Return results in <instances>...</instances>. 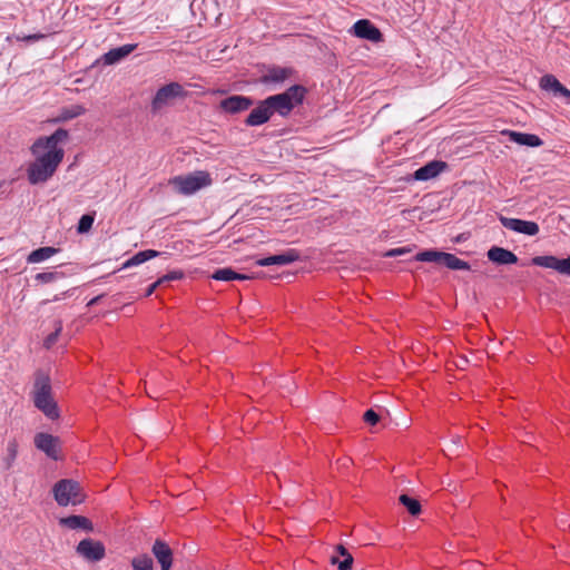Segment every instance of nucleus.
I'll return each mask as SVG.
<instances>
[{"label": "nucleus", "mask_w": 570, "mask_h": 570, "mask_svg": "<svg viewBox=\"0 0 570 570\" xmlns=\"http://www.w3.org/2000/svg\"><path fill=\"white\" fill-rule=\"evenodd\" d=\"M69 138V131L58 128L50 136L37 138L30 147L35 160L27 168L28 181L31 185H39L48 181L65 157V150L59 144Z\"/></svg>", "instance_id": "obj_1"}, {"label": "nucleus", "mask_w": 570, "mask_h": 570, "mask_svg": "<svg viewBox=\"0 0 570 570\" xmlns=\"http://www.w3.org/2000/svg\"><path fill=\"white\" fill-rule=\"evenodd\" d=\"M32 400L35 406L41 411L48 419L59 417L57 402L51 394V380L48 374L37 371L33 383Z\"/></svg>", "instance_id": "obj_2"}, {"label": "nucleus", "mask_w": 570, "mask_h": 570, "mask_svg": "<svg viewBox=\"0 0 570 570\" xmlns=\"http://www.w3.org/2000/svg\"><path fill=\"white\" fill-rule=\"evenodd\" d=\"M306 92L304 86L293 85L281 94L266 97V105H268L271 115L289 116L295 107L303 104Z\"/></svg>", "instance_id": "obj_3"}, {"label": "nucleus", "mask_w": 570, "mask_h": 570, "mask_svg": "<svg viewBox=\"0 0 570 570\" xmlns=\"http://www.w3.org/2000/svg\"><path fill=\"white\" fill-rule=\"evenodd\" d=\"M213 179L210 174L205 170H197L188 175L175 176L170 179L174 189L185 196L193 195L204 187L210 186Z\"/></svg>", "instance_id": "obj_4"}, {"label": "nucleus", "mask_w": 570, "mask_h": 570, "mask_svg": "<svg viewBox=\"0 0 570 570\" xmlns=\"http://www.w3.org/2000/svg\"><path fill=\"white\" fill-rule=\"evenodd\" d=\"M415 262H426L444 265L452 271H469L470 264L460 259L454 254L441 252L438 249H425L416 253L413 258Z\"/></svg>", "instance_id": "obj_5"}, {"label": "nucleus", "mask_w": 570, "mask_h": 570, "mask_svg": "<svg viewBox=\"0 0 570 570\" xmlns=\"http://www.w3.org/2000/svg\"><path fill=\"white\" fill-rule=\"evenodd\" d=\"M52 493L56 502L60 507H67L69 504L77 505L85 501V495L79 482L72 479L58 481L52 488Z\"/></svg>", "instance_id": "obj_6"}, {"label": "nucleus", "mask_w": 570, "mask_h": 570, "mask_svg": "<svg viewBox=\"0 0 570 570\" xmlns=\"http://www.w3.org/2000/svg\"><path fill=\"white\" fill-rule=\"evenodd\" d=\"M187 96L184 87L176 81L169 82L160 87L150 104L151 114H158L163 108L173 105L176 99L185 98Z\"/></svg>", "instance_id": "obj_7"}, {"label": "nucleus", "mask_w": 570, "mask_h": 570, "mask_svg": "<svg viewBox=\"0 0 570 570\" xmlns=\"http://www.w3.org/2000/svg\"><path fill=\"white\" fill-rule=\"evenodd\" d=\"M499 222L504 228L527 236H535L540 230L539 225L531 220L500 215Z\"/></svg>", "instance_id": "obj_8"}, {"label": "nucleus", "mask_w": 570, "mask_h": 570, "mask_svg": "<svg viewBox=\"0 0 570 570\" xmlns=\"http://www.w3.org/2000/svg\"><path fill=\"white\" fill-rule=\"evenodd\" d=\"M254 105V99L248 96L233 95L219 102V108L223 112L236 115L248 110Z\"/></svg>", "instance_id": "obj_9"}, {"label": "nucleus", "mask_w": 570, "mask_h": 570, "mask_svg": "<svg viewBox=\"0 0 570 570\" xmlns=\"http://www.w3.org/2000/svg\"><path fill=\"white\" fill-rule=\"evenodd\" d=\"M532 265L554 269L562 275L570 276V256L558 258L553 255L535 256L531 261Z\"/></svg>", "instance_id": "obj_10"}, {"label": "nucleus", "mask_w": 570, "mask_h": 570, "mask_svg": "<svg viewBox=\"0 0 570 570\" xmlns=\"http://www.w3.org/2000/svg\"><path fill=\"white\" fill-rule=\"evenodd\" d=\"M76 551L86 560L92 562L100 561L106 554L105 546L101 542L95 541L90 538L81 540L78 543Z\"/></svg>", "instance_id": "obj_11"}, {"label": "nucleus", "mask_w": 570, "mask_h": 570, "mask_svg": "<svg viewBox=\"0 0 570 570\" xmlns=\"http://www.w3.org/2000/svg\"><path fill=\"white\" fill-rule=\"evenodd\" d=\"M352 32L355 37L372 42H380L383 40V35L380 29L367 19L357 20L352 27Z\"/></svg>", "instance_id": "obj_12"}, {"label": "nucleus", "mask_w": 570, "mask_h": 570, "mask_svg": "<svg viewBox=\"0 0 570 570\" xmlns=\"http://www.w3.org/2000/svg\"><path fill=\"white\" fill-rule=\"evenodd\" d=\"M35 445L42 451L48 458L58 460L59 438L49 433L39 432L35 435Z\"/></svg>", "instance_id": "obj_13"}, {"label": "nucleus", "mask_w": 570, "mask_h": 570, "mask_svg": "<svg viewBox=\"0 0 570 570\" xmlns=\"http://www.w3.org/2000/svg\"><path fill=\"white\" fill-rule=\"evenodd\" d=\"M137 47V43H126L124 46L112 48L108 52L104 53L97 60V63H102L105 66L117 65L127 58Z\"/></svg>", "instance_id": "obj_14"}, {"label": "nucleus", "mask_w": 570, "mask_h": 570, "mask_svg": "<svg viewBox=\"0 0 570 570\" xmlns=\"http://www.w3.org/2000/svg\"><path fill=\"white\" fill-rule=\"evenodd\" d=\"M271 118L272 115L268 105H266V99H263L252 109L244 122L248 127H257L268 122Z\"/></svg>", "instance_id": "obj_15"}, {"label": "nucleus", "mask_w": 570, "mask_h": 570, "mask_svg": "<svg viewBox=\"0 0 570 570\" xmlns=\"http://www.w3.org/2000/svg\"><path fill=\"white\" fill-rule=\"evenodd\" d=\"M151 552L160 564L161 570H170L173 566V550L168 543L161 539L155 540Z\"/></svg>", "instance_id": "obj_16"}, {"label": "nucleus", "mask_w": 570, "mask_h": 570, "mask_svg": "<svg viewBox=\"0 0 570 570\" xmlns=\"http://www.w3.org/2000/svg\"><path fill=\"white\" fill-rule=\"evenodd\" d=\"M293 73V69L281 66H269L266 71L261 76V82L264 85H281L288 79Z\"/></svg>", "instance_id": "obj_17"}, {"label": "nucleus", "mask_w": 570, "mask_h": 570, "mask_svg": "<svg viewBox=\"0 0 570 570\" xmlns=\"http://www.w3.org/2000/svg\"><path fill=\"white\" fill-rule=\"evenodd\" d=\"M301 257L299 252L297 249H287L282 254L272 255L268 257H263L256 261V265L258 266H271V265H289Z\"/></svg>", "instance_id": "obj_18"}, {"label": "nucleus", "mask_w": 570, "mask_h": 570, "mask_svg": "<svg viewBox=\"0 0 570 570\" xmlns=\"http://www.w3.org/2000/svg\"><path fill=\"white\" fill-rule=\"evenodd\" d=\"M448 167V164L442 160H432L425 164L424 166L417 168L413 177L419 181H426L432 178H435L440 173H442Z\"/></svg>", "instance_id": "obj_19"}, {"label": "nucleus", "mask_w": 570, "mask_h": 570, "mask_svg": "<svg viewBox=\"0 0 570 570\" xmlns=\"http://www.w3.org/2000/svg\"><path fill=\"white\" fill-rule=\"evenodd\" d=\"M487 257L490 262L497 265H513L519 261L518 256L513 252L500 246H492L487 252Z\"/></svg>", "instance_id": "obj_20"}, {"label": "nucleus", "mask_w": 570, "mask_h": 570, "mask_svg": "<svg viewBox=\"0 0 570 570\" xmlns=\"http://www.w3.org/2000/svg\"><path fill=\"white\" fill-rule=\"evenodd\" d=\"M510 141L518 144L520 146L528 147H540L543 145V140L534 134L520 132V131H507Z\"/></svg>", "instance_id": "obj_21"}, {"label": "nucleus", "mask_w": 570, "mask_h": 570, "mask_svg": "<svg viewBox=\"0 0 570 570\" xmlns=\"http://www.w3.org/2000/svg\"><path fill=\"white\" fill-rule=\"evenodd\" d=\"M335 551L337 552V556L331 557V563L336 566L338 570H351L354 558L348 550L343 544H337L335 547Z\"/></svg>", "instance_id": "obj_22"}, {"label": "nucleus", "mask_w": 570, "mask_h": 570, "mask_svg": "<svg viewBox=\"0 0 570 570\" xmlns=\"http://www.w3.org/2000/svg\"><path fill=\"white\" fill-rule=\"evenodd\" d=\"M60 524L72 530L82 529L88 532L94 529L92 522L88 518L76 514L60 519Z\"/></svg>", "instance_id": "obj_23"}, {"label": "nucleus", "mask_w": 570, "mask_h": 570, "mask_svg": "<svg viewBox=\"0 0 570 570\" xmlns=\"http://www.w3.org/2000/svg\"><path fill=\"white\" fill-rule=\"evenodd\" d=\"M160 253L155 250V249H146V250H140L138 253H136L135 255H132L130 258H128L121 266V269H126V268H130V267H134V266H138L151 258H155L157 256H159Z\"/></svg>", "instance_id": "obj_24"}, {"label": "nucleus", "mask_w": 570, "mask_h": 570, "mask_svg": "<svg viewBox=\"0 0 570 570\" xmlns=\"http://www.w3.org/2000/svg\"><path fill=\"white\" fill-rule=\"evenodd\" d=\"M212 278L216 281L230 282V281H245L252 277L246 274H240L230 267L218 268L212 274Z\"/></svg>", "instance_id": "obj_25"}, {"label": "nucleus", "mask_w": 570, "mask_h": 570, "mask_svg": "<svg viewBox=\"0 0 570 570\" xmlns=\"http://www.w3.org/2000/svg\"><path fill=\"white\" fill-rule=\"evenodd\" d=\"M86 112V108L82 105H71L60 109L58 116L53 119V122H66L73 118H77Z\"/></svg>", "instance_id": "obj_26"}, {"label": "nucleus", "mask_w": 570, "mask_h": 570, "mask_svg": "<svg viewBox=\"0 0 570 570\" xmlns=\"http://www.w3.org/2000/svg\"><path fill=\"white\" fill-rule=\"evenodd\" d=\"M59 250H60L59 248L51 247V246L39 247V248L32 250L27 256V263L28 264L41 263V262L50 258L55 254H57Z\"/></svg>", "instance_id": "obj_27"}, {"label": "nucleus", "mask_w": 570, "mask_h": 570, "mask_svg": "<svg viewBox=\"0 0 570 570\" xmlns=\"http://www.w3.org/2000/svg\"><path fill=\"white\" fill-rule=\"evenodd\" d=\"M17 454H18V442L17 440L12 439V440H9L8 444H7V453H6V456L3 458V468L4 470H10L17 459Z\"/></svg>", "instance_id": "obj_28"}, {"label": "nucleus", "mask_w": 570, "mask_h": 570, "mask_svg": "<svg viewBox=\"0 0 570 570\" xmlns=\"http://www.w3.org/2000/svg\"><path fill=\"white\" fill-rule=\"evenodd\" d=\"M399 502L406 508L411 515H417L421 513V503L415 498L403 493L399 497Z\"/></svg>", "instance_id": "obj_29"}, {"label": "nucleus", "mask_w": 570, "mask_h": 570, "mask_svg": "<svg viewBox=\"0 0 570 570\" xmlns=\"http://www.w3.org/2000/svg\"><path fill=\"white\" fill-rule=\"evenodd\" d=\"M562 83L553 75H544L540 79V88L544 91L554 92L560 88Z\"/></svg>", "instance_id": "obj_30"}, {"label": "nucleus", "mask_w": 570, "mask_h": 570, "mask_svg": "<svg viewBox=\"0 0 570 570\" xmlns=\"http://www.w3.org/2000/svg\"><path fill=\"white\" fill-rule=\"evenodd\" d=\"M131 567L134 570H154V562L148 554L144 553L131 560Z\"/></svg>", "instance_id": "obj_31"}, {"label": "nucleus", "mask_w": 570, "mask_h": 570, "mask_svg": "<svg viewBox=\"0 0 570 570\" xmlns=\"http://www.w3.org/2000/svg\"><path fill=\"white\" fill-rule=\"evenodd\" d=\"M63 277H65V273H62V272H42V273H38L35 276V281H37L38 283H41V284H49V283H53Z\"/></svg>", "instance_id": "obj_32"}, {"label": "nucleus", "mask_w": 570, "mask_h": 570, "mask_svg": "<svg viewBox=\"0 0 570 570\" xmlns=\"http://www.w3.org/2000/svg\"><path fill=\"white\" fill-rule=\"evenodd\" d=\"M92 224H94V217L89 214H85L78 220L77 232L79 234H85L91 229Z\"/></svg>", "instance_id": "obj_33"}, {"label": "nucleus", "mask_w": 570, "mask_h": 570, "mask_svg": "<svg viewBox=\"0 0 570 570\" xmlns=\"http://www.w3.org/2000/svg\"><path fill=\"white\" fill-rule=\"evenodd\" d=\"M183 277H184V273L181 271L177 269V271L168 272L167 274L159 277L158 281L160 282V284H164V283L181 279Z\"/></svg>", "instance_id": "obj_34"}, {"label": "nucleus", "mask_w": 570, "mask_h": 570, "mask_svg": "<svg viewBox=\"0 0 570 570\" xmlns=\"http://www.w3.org/2000/svg\"><path fill=\"white\" fill-rule=\"evenodd\" d=\"M47 36L45 33H41V32H37V33H32V35H27V36H18L17 39L19 41H24V42H28V43H32V42H36V41H39V40H42L45 39Z\"/></svg>", "instance_id": "obj_35"}, {"label": "nucleus", "mask_w": 570, "mask_h": 570, "mask_svg": "<svg viewBox=\"0 0 570 570\" xmlns=\"http://www.w3.org/2000/svg\"><path fill=\"white\" fill-rule=\"evenodd\" d=\"M364 421L370 425H375L380 421V415L373 410H367L363 415Z\"/></svg>", "instance_id": "obj_36"}, {"label": "nucleus", "mask_w": 570, "mask_h": 570, "mask_svg": "<svg viewBox=\"0 0 570 570\" xmlns=\"http://www.w3.org/2000/svg\"><path fill=\"white\" fill-rule=\"evenodd\" d=\"M554 97H561L564 100V104L570 105V90L566 88L563 85L554 92Z\"/></svg>", "instance_id": "obj_37"}, {"label": "nucleus", "mask_w": 570, "mask_h": 570, "mask_svg": "<svg viewBox=\"0 0 570 570\" xmlns=\"http://www.w3.org/2000/svg\"><path fill=\"white\" fill-rule=\"evenodd\" d=\"M411 250L406 247H400V248H392L390 250H387L384 256L385 257H396V256H401V255H404V254H407L410 253Z\"/></svg>", "instance_id": "obj_38"}, {"label": "nucleus", "mask_w": 570, "mask_h": 570, "mask_svg": "<svg viewBox=\"0 0 570 570\" xmlns=\"http://www.w3.org/2000/svg\"><path fill=\"white\" fill-rule=\"evenodd\" d=\"M61 331V325L51 334H49L45 341V344L47 347H49L51 344H53L57 341V337Z\"/></svg>", "instance_id": "obj_39"}, {"label": "nucleus", "mask_w": 570, "mask_h": 570, "mask_svg": "<svg viewBox=\"0 0 570 570\" xmlns=\"http://www.w3.org/2000/svg\"><path fill=\"white\" fill-rule=\"evenodd\" d=\"M160 282L157 279L156 282H154L153 284H150L147 289H146V293H145V296L146 297H149L150 295L154 294V292L157 289L158 286H160Z\"/></svg>", "instance_id": "obj_40"}, {"label": "nucleus", "mask_w": 570, "mask_h": 570, "mask_svg": "<svg viewBox=\"0 0 570 570\" xmlns=\"http://www.w3.org/2000/svg\"><path fill=\"white\" fill-rule=\"evenodd\" d=\"M102 297H104V295H98V296L92 297V298L87 303V306H88V307H92V306L97 305V304L100 302V299H101Z\"/></svg>", "instance_id": "obj_41"}, {"label": "nucleus", "mask_w": 570, "mask_h": 570, "mask_svg": "<svg viewBox=\"0 0 570 570\" xmlns=\"http://www.w3.org/2000/svg\"><path fill=\"white\" fill-rule=\"evenodd\" d=\"M68 292H63L61 295H56L52 299H46L42 302V304H47L49 302H57L63 298L67 295Z\"/></svg>", "instance_id": "obj_42"}]
</instances>
